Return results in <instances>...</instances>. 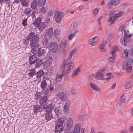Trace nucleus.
I'll return each mask as SVG.
<instances>
[{"instance_id":"45","label":"nucleus","mask_w":133,"mask_h":133,"mask_svg":"<svg viewBox=\"0 0 133 133\" xmlns=\"http://www.w3.org/2000/svg\"><path fill=\"white\" fill-rule=\"evenodd\" d=\"M42 94L40 92H37L35 95V98L36 99H39L41 96Z\"/></svg>"},{"instance_id":"33","label":"nucleus","mask_w":133,"mask_h":133,"mask_svg":"<svg viewBox=\"0 0 133 133\" xmlns=\"http://www.w3.org/2000/svg\"><path fill=\"white\" fill-rule=\"evenodd\" d=\"M10 0H3V2L4 4V6L5 8H11V5H10L9 3V2Z\"/></svg>"},{"instance_id":"55","label":"nucleus","mask_w":133,"mask_h":133,"mask_svg":"<svg viewBox=\"0 0 133 133\" xmlns=\"http://www.w3.org/2000/svg\"><path fill=\"white\" fill-rule=\"evenodd\" d=\"M124 36L126 38H130L132 36V35L131 34H129L127 32H125V30H124Z\"/></svg>"},{"instance_id":"39","label":"nucleus","mask_w":133,"mask_h":133,"mask_svg":"<svg viewBox=\"0 0 133 133\" xmlns=\"http://www.w3.org/2000/svg\"><path fill=\"white\" fill-rule=\"evenodd\" d=\"M77 51V50L76 49H74L72 50L69 55V60H70L71 59L72 56L76 53Z\"/></svg>"},{"instance_id":"43","label":"nucleus","mask_w":133,"mask_h":133,"mask_svg":"<svg viewBox=\"0 0 133 133\" xmlns=\"http://www.w3.org/2000/svg\"><path fill=\"white\" fill-rule=\"evenodd\" d=\"M52 57H50L46 59L45 63L50 65L52 61Z\"/></svg>"},{"instance_id":"3","label":"nucleus","mask_w":133,"mask_h":133,"mask_svg":"<svg viewBox=\"0 0 133 133\" xmlns=\"http://www.w3.org/2000/svg\"><path fill=\"white\" fill-rule=\"evenodd\" d=\"M67 43V41L66 40L64 41H62L61 40H58L57 44L58 50L60 51L63 50V51L65 52L66 50L64 49L66 48Z\"/></svg>"},{"instance_id":"12","label":"nucleus","mask_w":133,"mask_h":133,"mask_svg":"<svg viewBox=\"0 0 133 133\" xmlns=\"http://www.w3.org/2000/svg\"><path fill=\"white\" fill-rule=\"evenodd\" d=\"M36 56L35 55L29 57V62L30 64H32L37 60Z\"/></svg>"},{"instance_id":"56","label":"nucleus","mask_w":133,"mask_h":133,"mask_svg":"<svg viewBox=\"0 0 133 133\" xmlns=\"http://www.w3.org/2000/svg\"><path fill=\"white\" fill-rule=\"evenodd\" d=\"M76 91L75 88H72L71 89L70 93L71 94L74 95L75 94Z\"/></svg>"},{"instance_id":"25","label":"nucleus","mask_w":133,"mask_h":133,"mask_svg":"<svg viewBox=\"0 0 133 133\" xmlns=\"http://www.w3.org/2000/svg\"><path fill=\"white\" fill-rule=\"evenodd\" d=\"M114 38L113 35H112V33H110L108 35L105 41L106 43H107L109 42L112 40Z\"/></svg>"},{"instance_id":"21","label":"nucleus","mask_w":133,"mask_h":133,"mask_svg":"<svg viewBox=\"0 0 133 133\" xmlns=\"http://www.w3.org/2000/svg\"><path fill=\"white\" fill-rule=\"evenodd\" d=\"M90 86L91 88L93 90L97 91H99L100 90L99 88L95 84L90 83Z\"/></svg>"},{"instance_id":"42","label":"nucleus","mask_w":133,"mask_h":133,"mask_svg":"<svg viewBox=\"0 0 133 133\" xmlns=\"http://www.w3.org/2000/svg\"><path fill=\"white\" fill-rule=\"evenodd\" d=\"M30 39L28 38V36L27 37V38H25L23 41V44L27 46L29 45V40Z\"/></svg>"},{"instance_id":"40","label":"nucleus","mask_w":133,"mask_h":133,"mask_svg":"<svg viewBox=\"0 0 133 133\" xmlns=\"http://www.w3.org/2000/svg\"><path fill=\"white\" fill-rule=\"evenodd\" d=\"M21 4L23 6H27L29 1L28 0H21Z\"/></svg>"},{"instance_id":"48","label":"nucleus","mask_w":133,"mask_h":133,"mask_svg":"<svg viewBox=\"0 0 133 133\" xmlns=\"http://www.w3.org/2000/svg\"><path fill=\"white\" fill-rule=\"evenodd\" d=\"M54 111L56 115H58L61 112L62 110L58 108L54 109Z\"/></svg>"},{"instance_id":"31","label":"nucleus","mask_w":133,"mask_h":133,"mask_svg":"<svg viewBox=\"0 0 133 133\" xmlns=\"http://www.w3.org/2000/svg\"><path fill=\"white\" fill-rule=\"evenodd\" d=\"M47 99V96L45 95L42 98H41L39 100L40 103L41 105H43L44 103H45Z\"/></svg>"},{"instance_id":"9","label":"nucleus","mask_w":133,"mask_h":133,"mask_svg":"<svg viewBox=\"0 0 133 133\" xmlns=\"http://www.w3.org/2000/svg\"><path fill=\"white\" fill-rule=\"evenodd\" d=\"M98 37L95 36L93 38L90 39L89 40V43L91 45L95 46L97 43L98 41Z\"/></svg>"},{"instance_id":"49","label":"nucleus","mask_w":133,"mask_h":133,"mask_svg":"<svg viewBox=\"0 0 133 133\" xmlns=\"http://www.w3.org/2000/svg\"><path fill=\"white\" fill-rule=\"evenodd\" d=\"M109 60L111 64H112L114 60V57L113 56V55H112V56L111 57H109Z\"/></svg>"},{"instance_id":"11","label":"nucleus","mask_w":133,"mask_h":133,"mask_svg":"<svg viewBox=\"0 0 133 133\" xmlns=\"http://www.w3.org/2000/svg\"><path fill=\"white\" fill-rule=\"evenodd\" d=\"M70 102L69 101H67L66 102L64 107V114H66L69 110Z\"/></svg>"},{"instance_id":"59","label":"nucleus","mask_w":133,"mask_h":133,"mask_svg":"<svg viewBox=\"0 0 133 133\" xmlns=\"http://www.w3.org/2000/svg\"><path fill=\"white\" fill-rule=\"evenodd\" d=\"M122 68L123 69H125L128 67L125 62H123L122 66Z\"/></svg>"},{"instance_id":"44","label":"nucleus","mask_w":133,"mask_h":133,"mask_svg":"<svg viewBox=\"0 0 133 133\" xmlns=\"http://www.w3.org/2000/svg\"><path fill=\"white\" fill-rule=\"evenodd\" d=\"M118 48L116 46H114L111 52V54L112 55H113V54L118 50Z\"/></svg>"},{"instance_id":"26","label":"nucleus","mask_w":133,"mask_h":133,"mask_svg":"<svg viewBox=\"0 0 133 133\" xmlns=\"http://www.w3.org/2000/svg\"><path fill=\"white\" fill-rule=\"evenodd\" d=\"M41 108L38 105L34 106L33 110L35 113L37 114L38 112L41 110Z\"/></svg>"},{"instance_id":"50","label":"nucleus","mask_w":133,"mask_h":133,"mask_svg":"<svg viewBox=\"0 0 133 133\" xmlns=\"http://www.w3.org/2000/svg\"><path fill=\"white\" fill-rule=\"evenodd\" d=\"M75 36L76 34L75 33H73L72 34L69 35L68 40H71Z\"/></svg>"},{"instance_id":"36","label":"nucleus","mask_w":133,"mask_h":133,"mask_svg":"<svg viewBox=\"0 0 133 133\" xmlns=\"http://www.w3.org/2000/svg\"><path fill=\"white\" fill-rule=\"evenodd\" d=\"M36 70L35 69H31L30 71V72L28 73V75L29 77H31L33 76L36 74Z\"/></svg>"},{"instance_id":"13","label":"nucleus","mask_w":133,"mask_h":133,"mask_svg":"<svg viewBox=\"0 0 133 133\" xmlns=\"http://www.w3.org/2000/svg\"><path fill=\"white\" fill-rule=\"evenodd\" d=\"M63 130V126L57 125L55 128V131L56 133H60Z\"/></svg>"},{"instance_id":"32","label":"nucleus","mask_w":133,"mask_h":133,"mask_svg":"<svg viewBox=\"0 0 133 133\" xmlns=\"http://www.w3.org/2000/svg\"><path fill=\"white\" fill-rule=\"evenodd\" d=\"M133 62V59L132 58H129L127 59L125 62L127 67L131 66L130 65L132 64Z\"/></svg>"},{"instance_id":"24","label":"nucleus","mask_w":133,"mask_h":133,"mask_svg":"<svg viewBox=\"0 0 133 133\" xmlns=\"http://www.w3.org/2000/svg\"><path fill=\"white\" fill-rule=\"evenodd\" d=\"M53 31V28L52 27L49 28L48 30V34L47 36L48 38L50 39L52 37Z\"/></svg>"},{"instance_id":"64","label":"nucleus","mask_w":133,"mask_h":133,"mask_svg":"<svg viewBox=\"0 0 133 133\" xmlns=\"http://www.w3.org/2000/svg\"><path fill=\"white\" fill-rule=\"evenodd\" d=\"M125 98H123L122 96L121 97L119 101L120 102H121L123 103L125 101Z\"/></svg>"},{"instance_id":"38","label":"nucleus","mask_w":133,"mask_h":133,"mask_svg":"<svg viewBox=\"0 0 133 133\" xmlns=\"http://www.w3.org/2000/svg\"><path fill=\"white\" fill-rule=\"evenodd\" d=\"M46 0H39L38 3V5L41 7H43L45 5Z\"/></svg>"},{"instance_id":"16","label":"nucleus","mask_w":133,"mask_h":133,"mask_svg":"<svg viewBox=\"0 0 133 133\" xmlns=\"http://www.w3.org/2000/svg\"><path fill=\"white\" fill-rule=\"evenodd\" d=\"M35 63V68H38L40 67L43 64V63L42 60L41 59H38L36 61Z\"/></svg>"},{"instance_id":"34","label":"nucleus","mask_w":133,"mask_h":133,"mask_svg":"<svg viewBox=\"0 0 133 133\" xmlns=\"http://www.w3.org/2000/svg\"><path fill=\"white\" fill-rule=\"evenodd\" d=\"M128 39L124 38H122L120 40V42L123 45L126 46L128 43Z\"/></svg>"},{"instance_id":"14","label":"nucleus","mask_w":133,"mask_h":133,"mask_svg":"<svg viewBox=\"0 0 133 133\" xmlns=\"http://www.w3.org/2000/svg\"><path fill=\"white\" fill-rule=\"evenodd\" d=\"M73 125V121L72 119L69 118L67 121L66 125L68 129H70L72 127Z\"/></svg>"},{"instance_id":"5","label":"nucleus","mask_w":133,"mask_h":133,"mask_svg":"<svg viewBox=\"0 0 133 133\" xmlns=\"http://www.w3.org/2000/svg\"><path fill=\"white\" fill-rule=\"evenodd\" d=\"M133 54V50L130 49L128 51L126 49H124L122 53V57L125 59L128 58V55L131 56Z\"/></svg>"},{"instance_id":"41","label":"nucleus","mask_w":133,"mask_h":133,"mask_svg":"<svg viewBox=\"0 0 133 133\" xmlns=\"http://www.w3.org/2000/svg\"><path fill=\"white\" fill-rule=\"evenodd\" d=\"M63 121L62 120L61 118H59L57 120L56 124L63 126Z\"/></svg>"},{"instance_id":"4","label":"nucleus","mask_w":133,"mask_h":133,"mask_svg":"<svg viewBox=\"0 0 133 133\" xmlns=\"http://www.w3.org/2000/svg\"><path fill=\"white\" fill-rule=\"evenodd\" d=\"M64 16V14L63 12L56 11L54 13L55 20L57 22L59 23L61 21Z\"/></svg>"},{"instance_id":"1","label":"nucleus","mask_w":133,"mask_h":133,"mask_svg":"<svg viewBox=\"0 0 133 133\" xmlns=\"http://www.w3.org/2000/svg\"><path fill=\"white\" fill-rule=\"evenodd\" d=\"M28 38L30 39L31 47L37 44L39 39V36L36 35L34 32H30L28 35Z\"/></svg>"},{"instance_id":"35","label":"nucleus","mask_w":133,"mask_h":133,"mask_svg":"<svg viewBox=\"0 0 133 133\" xmlns=\"http://www.w3.org/2000/svg\"><path fill=\"white\" fill-rule=\"evenodd\" d=\"M80 126L79 125H76L74 128L73 133H79Z\"/></svg>"},{"instance_id":"57","label":"nucleus","mask_w":133,"mask_h":133,"mask_svg":"<svg viewBox=\"0 0 133 133\" xmlns=\"http://www.w3.org/2000/svg\"><path fill=\"white\" fill-rule=\"evenodd\" d=\"M112 0H110L109 3L108 5V7L109 8H110L112 7V6L113 5V4L112 3L113 2L112 1Z\"/></svg>"},{"instance_id":"29","label":"nucleus","mask_w":133,"mask_h":133,"mask_svg":"<svg viewBox=\"0 0 133 133\" xmlns=\"http://www.w3.org/2000/svg\"><path fill=\"white\" fill-rule=\"evenodd\" d=\"M37 2V0H33L31 5V8H36L38 4Z\"/></svg>"},{"instance_id":"63","label":"nucleus","mask_w":133,"mask_h":133,"mask_svg":"<svg viewBox=\"0 0 133 133\" xmlns=\"http://www.w3.org/2000/svg\"><path fill=\"white\" fill-rule=\"evenodd\" d=\"M124 25H122L119 28V30L120 31H122L124 30Z\"/></svg>"},{"instance_id":"18","label":"nucleus","mask_w":133,"mask_h":133,"mask_svg":"<svg viewBox=\"0 0 133 133\" xmlns=\"http://www.w3.org/2000/svg\"><path fill=\"white\" fill-rule=\"evenodd\" d=\"M64 75V73L63 71L59 75H57L56 77L55 80L57 82H60Z\"/></svg>"},{"instance_id":"17","label":"nucleus","mask_w":133,"mask_h":133,"mask_svg":"<svg viewBox=\"0 0 133 133\" xmlns=\"http://www.w3.org/2000/svg\"><path fill=\"white\" fill-rule=\"evenodd\" d=\"M45 115V119L47 121L51 120L53 118L52 115L50 112H47Z\"/></svg>"},{"instance_id":"61","label":"nucleus","mask_w":133,"mask_h":133,"mask_svg":"<svg viewBox=\"0 0 133 133\" xmlns=\"http://www.w3.org/2000/svg\"><path fill=\"white\" fill-rule=\"evenodd\" d=\"M27 18L24 19H23V21L22 22V24L24 26H25L26 25L27 23Z\"/></svg>"},{"instance_id":"51","label":"nucleus","mask_w":133,"mask_h":133,"mask_svg":"<svg viewBox=\"0 0 133 133\" xmlns=\"http://www.w3.org/2000/svg\"><path fill=\"white\" fill-rule=\"evenodd\" d=\"M31 11V9H26L24 11V13L26 15H29Z\"/></svg>"},{"instance_id":"30","label":"nucleus","mask_w":133,"mask_h":133,"mask_svg":"<svg viewBox=\"0 0 133 133\" xmlns=\"http://www.w3.org/2000/svg\"><path fill=\"white\" fill-rule=\"evenodd\" d=\"M44 74L43 70H41L38 71L36 74V76L37 78H38L41 77Z\"/></svg>"},{"instance_id":"62","label":"nucleus","mask_w":133,"mask_h":133,"mask_svg":"<svg viewBox=\"0 0 133 133\" xmlns=\"http://www.w3.org/2000/svg\"><path fill=\"white\" fill-rule=\"evenodd\" d=\"M103 18V16H101L98 19V23L100 26H101V19Z\"/></svg>"},{"instance_id":"22","label":"nucleus","mask_w":133,"mask_h":133,"mask_svg":"<svg viewBox=\"0 0 133 133\" xmlns=\"http://www.w3.org/2000/svg\"><path fill=\"white\" fill-rule=\"evenodd\" d=\"M41 18L39 17H38L34 21L33 23L34 26L36 27H37L40 23H41Z\"/></svg>"},{"instance_id":"8","label":"nucleus","mask_w":133,"mask_h":133,"mask_svg":"<svg viewBox=\"0 0 133 133\" xmlns=\"http://www.w3.org/2000/svg\"><path fill=\"white\" fill-rule=\"evenodd\" d=\"M41 46L38 44L35 45L32 49V52L33 54H37L38 53L39 51H40Z\"/></svg>"},{"instance_id":"37","label":"nucleus","mask_w":133,"mask_h":133,"mask_svg":"<svg viewBox=\"0 0 133 133\" xmlns=\"http://www.w3.org/2000/svg\"><path fill=\"white\" fill-rule=\"evenodd\" d=\"M132 85V82L131 81H127L125 85V88L126 89H129L131 87Z\"/></svg>"},{"instance_id":"6","label":"nucleus","mask_w":133,"mask_h":133,"mask_svg":"<svg viewBox=\"0 0 133 133\" xmlns=\"http://www.w3.org/2000/svg\"><path fill=\"white\" fill-rule=\"evenodd\" d=\"M57 44L54 42L51 43L50 45V49L52 52H56L58 50Z\"/></svg>"},{"instance_id":"15","label":"nucleus","mask_w":133,"mask_h":133,"mask_svg":"<svg viewBox=\"0 0 133 133\" xmlns=\"http://www.w3.org/2000/svg\"><path fill=\"white\" fill-rule=\"evenodd\" d=\"M54 105L52 103H51L48 105L45 108L46 112H50L54 108Z\"/></svg>"},{"instance_id":"23","label":"nucleus","mask_w":133,"mask_h":133,"mask_svg":"<svg viewBox=\"0 0 133 133\" xmlns=\"http://www.w3.org/2000/svg\"><path fill=\"white\" fill-rule=\"evenodd\" d=\"M47 87V83L46 81L44 80L41 82V89L43 90L46 89Z\"/></svg>"},{"instance_id":"60","label":"nucleus","mask_w":133,"mask_h":133,"mask_svg":"<svg viewBox=\"0 0 133 133\" xmlns=\"http://www.w3.org/2000/svg\"><path fill=\"white\" fill-rule=\"evenodd\" d=\"M48 72H50V75L53 74L54 72V69L53 68L51 67L48 70Z\"/></svg>"},{"instance_id":"46","label":"nucleus","mask_w":133,"mask_h":133,"mask_svg":"<svg viewBox=\"0 0 133 133\" xmlns=\"http://www.w3.org/2000/svg\"><path fill=\"white\" fill-rule=\"evenodd\" d=\"M99 9H94L92 11V13L94 16H96L98 13Z\"/></svg>"},{"instance_id":"19","label":"nucleus","mask_w":133,"mask_h":133,"mask_svg":"<svg viewBox=\"0 0 133 133\" xmlns=\"http://www.w3.org/2000/svg\"><path fill=\"white\" fill-rule=\"evenodd\" d=\"M41 43L43 45L44 47H46L49 44L48 39L47 36H45L42 39Z\"/></svg>"},{"instance_id":"58","label":"nucleus","mask_w":133,"mask_h":133,"mask_svg":"<svg viewBox=\"0 0 133 133\" xmlns=\"http://www.w3.org/2000/svg\"><path fill=\"white\" fill-rule=\"evenodd\" d=\"M89 117V115L87 113H84L83 115V118L87 119Z\"/></svg>"},{"instance_id":"27","label":"nucleus","mask_w":133,"mask_h":133,"mask_svg":"<svg viewBox=\"0 0 133 133\" xmlns=\"http://www.w3.org/2000/svg\"><path fill=\"white\" fill-rule=\"evenodd\" d=\"M80 69L79 68H78L77 69L74 70L73 72L72 75L71 76V78H74L77 75Z\"/></svg>"},{"instance_id":"54","label":"nucleus","mask_w":133,"mask_h":133,"mask_svg":"<svg viewBox=\"0 0 133 133\" xmlns=\"http://www.w3.org/2000/svg\"><path fill=\"white\" fill-rule=\"evenodd\" d=\"M65 67V62L64 61L63 63L61 64L60 66L61 69L63 71Z\"/></svg>"},{"instance_id":"10","label":"nucleus","mask_w":133,"mask_h":133,"mask_svg":"<svg viewBox=\"0 0 133 133\" xmlns=\"http://www.w3.org/2000/svg\"><path fill=\"white\" fill-rule=\"evenodd\" d=\"M94 76L97 79L103 80L104 79L103 74L100 71H97L95 73Z\"/></svg>"},{"instance_id":"52","label":"nucleus","mask_w":133,"mask_h":133,"mask_svg":"<svg viewBox=\"0 0 133 133\" xmlns=\"http://www.w3.org/2000/svg\"><path fill=\"white\" fill-rule=\"evenodd\" d=\"M45 52V51L44 49L41 50L40 49V51H39V53L38 54V56H40L41 55H43Z\"/></svg>"},{"instance_id":"28","label":"nucleus","mask_w":133,"mask_h":133,"mask_svg":"<svg viewBox=\"0 0 133 133\" xmlns=\"http://www.w3.org/2000/svg\"><path fill=\"white\" fill-rule=\"evenodd\" d=\"M46 26L45 24L43 22L40 23L38 27V29L41 31H42L45 28Z\"/></svg>"},{"instance_id":"7","label":"nucleus","mask_w":133,"mask_h":133,"mask_svg":"<svg viewBox=\"0 0 133 133\" xmlns=\"http://www.w3.org/2000/svg\"><path fill=\"white\" fill-rule=\"evenodd\" d=\"M58 98L63 101H65L67 98L66 95L63 92H59L57 93Z\"/></svg>"},{"instance_id":"2","label":"nucleus","mask_w":133,"mask_h":133,"mask_svg":"<svg viewBox=\"0 0 133 133\" xmlns=\"http://www.w3.org/2000/svg\"><path fill=\"white\" fill-rule=\"evenodd\" d=\"M123 14L122 12L120 11L118 12L116 14H113L111 15L108 20V22H111V24H114L116 20L122 16Z\"/></svg>"},{"instance_id":"47","label":"nucleus","mask_w":133,"mask_h":133,"mask_svg":"<svg viewBox=\"0 0 133 133\" xmlns=\"http://www.w3.org/2000/svg\"><path fill=\"white\" fill-rule=\"evenodd\" d=\"M112 1L114 6L118 5L120 2V0H112Z\"/></svg>"},{"instance_id":"53","label":"nucleus","mask_w":133,"mask_h":133,"mask_svg":"<svg viewBox=\"0 0 133 133\" xmlns=\"http://www.w3.org/2000/svg\"><path fill=\"white\" fill-rule=\"evenodd\" d=\"M104 45L103 44H101L99 46V48L100 50L103 52H105V50L104 48Z\"/></svg>"},{"instance_id":"20","label":"nucleus","mask_w":133,"mask_h":133,"mask_svg":"<svg viewBox=\"0 0 133 133\" xmlns=\"http://www.w3.org/2000/svg\"><path fill=\"white\" fill-rule=\"evenodd\" d=\"M68 65L67 70L65 73L67 74L69 73L71 70L73 68L74 65L73 63L71 62H69L68 64Z\"/></svg>"}]
</instances>
